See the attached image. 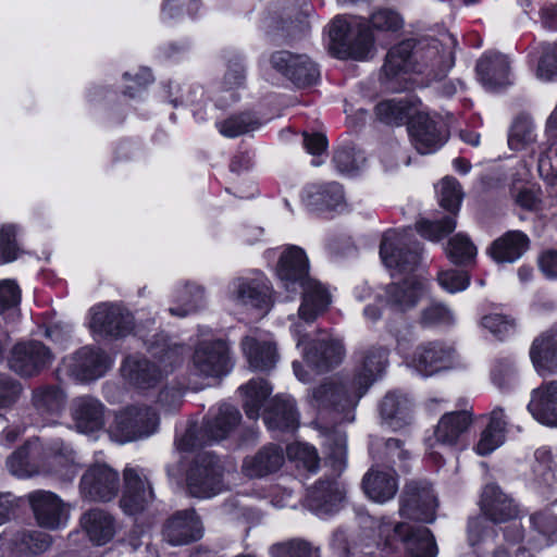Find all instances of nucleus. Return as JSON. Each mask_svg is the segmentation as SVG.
Masks as SVG:
<instances>
[{"label": "nucleus", "mask_w": 557, "mask_h": 557, "mask_svg": "<svg viewBox=\"0 0 557 557\" xmlns=\"http://www.w3.org/2000/svg\"><path fill=\"white\" fill-rule=\"evenodd\" d=\"M557 75V41L542 45L536 76L542 81H552Z\"/></svg>", "instance_id": "338daca9"}, {"label": "nucleus", "mask_w": 557, "mask_h": 557, "mask_svg": "<svg viewBox=\"0 0 557 557\" xmlns=\"http://www.w3.org/2000/svg\"><path fill=\"white\" fill-rule=\"evenodd\" d=\"M71 417L81 433H92L104 424V406L92 396H81L72 400Z\"/></svg>", "instance_id": "7c9ffc66"}, {"label": "nucleus", "mask_w": 557, "mask_h": 557, "mask_svg": "<svg viewBox=\"0 0 557 557\" xmlns=\"http://www.w3.org/2000/svg\"><path fill=\"white\" fill-rule=\"evenodd\" d=\"M158 424V416L150 408L128 407L115 416L110 435L123 444L150 436L157 431Z\"/></svg>", "instance_id": "6e6552de"}, {"label": "nucleus", "mask_w": 557, "mask_h": 557, "mask_svg": "<svg viewBox=\"0 0 557 557\" xmlns=\"http://www.w3.org/2000/svg\"><path fill=\"white\" fill-rule=\"evenodd\" d=\"M505 418V412L502 408H496L491 412L490 422L481 433L474 448L478 455H488L503 445L507 425Z\"/></svg>", "instance_id": "37998d69"}, {"label": "nucleus", "mask_w": 557, "mask_h": 557, "mask_svg": "<svg viewBox=\"0 0 557 557\" xmlns=\"http://www.w3.org/2000/svg\"><path fill=\"white\" fill-rule=\"evenodd\" d=\"M239 421L240 413L234 406L221 405L216 412L206 421L203 431L209 442L221 441L232 432Z\"/></svg>", "instance_id": "79ce46f5"}, {"label": "nucleus", "mask_w": 557, "mask_h": 557, "mask_svg": "<svg viewBox=\"0 0 557 557\" xmlns=\"http://www.w3.org/2000/svg\"><path fill=\"white\" fill-rule=\"evenodd\" d=\"M533 471L540 482L553 488L556 485L557 455L548 447H541L535 451Z\"/></svg>", "instance_id": "3c124183"}, {"label": "nucleus", "mask_w": 557, "mask_h": 557, "mask_svg": "<svg viewBox=\"0 0 557 557\" xmlns=\"http://www.w3.org/2000/svg\"><path fill=\"white\" fill-rule=\"evenodd\" d=\"M436 497L428 483L411 482L406 485L399 512L403 517L431 523L435 520Z\"/></svg>", "instance_id": "4be33fe9"}, {"label": "nucleus", "mask_w": 557, "mask_h": 557, "mask_svg": "<svg viewBox=\"0 0 557 557\" xmlns=\"http://www.w3.org/2000/svg\"><path fill=\"white\" fill-rule=\"evenodd\" d=\"M113 358L97 347L86 346L62 361L63 370L81 382L95 381L112 367Z\"/></svg>", "instance_id": "ddd939ff"}, {"label": "nucleus", "mask_w": 557, "mask_h": 557, "mask_svg": "<svg viewBox=\"0 0 557 557\" xmlns=\"http://www.w3.org/2000/svg\"><path fill=\"white\" fill-rule=\"evenodd\" d=\"M283 462V449L270 445L260 449L255 456L245 458L242 469L249 478H262L277 471Z\"/></svg>", "instance_id": "4c0bfd02"}, {"label": "nucleus", "mask_w": 557, "mask_h": 557, "mask_svg": "<svg viewBox=\"0 0 557 557\" xmlns=\"http://www.w3.org/2000/svg\"><path fill=\"white\" fill-rule=\"evenodd\" d=\"M362 488L374 503L384 504L393 499L398 491V480L392 469L371 468L362 479Z\"/></svg>", "instance_id": "c9c22d12"}, {"label": "nucleus", "mask_w": 557, "mask_h": 557, "mask_svg": "<svg viewBox=\"0 0 557 557\" xmlns=\"http://www.w3.org/2000/svg\"><path fill=\"white\" fill-rule=\"evenodd\" d=\"M260 122L249 113L231 116L218 123L219 132L230 138L253 132L260 127Z\"/></svg>", "instance_id": "6e6d98bb"}, {"label": "nucleus", "mask_w": 557, "mask_h": 557, "mask_svg": "<svg viewBox=\"0 0 557 557\" xmlns=\"http://www.w3.org/2000/svg\"><path fill=\"white\" fill-rule=\"evenodd\" d=\"M289 459L295 460L297 467H302L309 472H315L319 465V457L313 446L306 443H295L286 448Z\"/></svg>", "instance_id": "e2e57ef3"}, {"label": "nucleus", "mask_w": 557, "mask_h": 557, "mask_svg": "<svg viewBox=\"0 0 557 557\" xmlns=\"http://www.w3.org/2000/svg\"><path fill=\"white\" fill-rule=\"evenodd\" d=\"M232 369L228 346L222 339H203L193 355L191 373L200 377H220Z\"/></svg>", "instance_id": "f8f14e48"}, {"label": "nucleus", "mask_w": 557, "mask_h": 557, "mask_svg": "<svg viewBox=\"0 0 557 557\" xmlns=\"http://www.w3.org/2000/svg\"><path fill=\"white\" fill-rule=\"evenodd\" d=\"M119 473L107 463L90 465L81 479V494L90 500L109 502L119 491Z\"/></svg>", "instance_id": "f3484780"}, {"label": "nucleus", "mask_w": 557, "mask_h": 557, "mask_svg": "<svg viewBox=\"0 0 557 557\" xmlns=\"http://www.w3.org/2000/svg\"><path fill=\"white\" fill-rule=\"evenodd\" d=\"M152 359L129 356L122 364L123 379L138 389H150L161 383L183 362V349L180 346L163 345L151 347Z\"/></svg>", "instance_id": "7ed1b4c3"}, {"label": "nucleus", "mask_w": 557, "mask_h": 557, "mask_svg": "<svg viewBox=\"0 0 557 557\" xmlns=\"http://www.w3.org/2000/svg\"><path fill=\"white\" fill-rule=\"evenodd\" d=\"M309 205L319 209H337L344 206V191L338 183L311 185L307 189Z\"/></svg>", "instance_id": "a18cd8bd"}, {"label": "nucleus", "mask_w": 557, "mask_h": 557, "mask_svg": "<svg viewBox=\"0 0 557 557\" xmlns=\"http://www.w3.org/2000/svg\"><path fill=\"white\" fill-rule=\"evenodd\" d=\"M124 483L121 507L126 513L135 515L141 511L153 499L151 485L139 470L126 468Z\"/></svg>", "instance_id": "cd10ccee"}, {"label": "nucleus", "mask_w": 557, "mask_h": 557, "mask_svg": "<svg viewBox=\"0 0 557 557\" xmlns=\"http://www.w3.org/2000/svg\"><path fill=\"white\" fill-rule=\"evenodd\" d=\"M456 228L454 216H445L441 221L421 220L417 223V231L424 238L438 242Z\"/></svg>", "instance_id": "052dcab7"}, {"label": "nucleus", "mask_w": 557, "mask_h": 557, "mask_svg": "<svg viewBox=\"0 0 557 557\" xmlns=\"http://www.w3.org/2000/svg\"><path fill=\"white\" fill-rule=\"evenodd\" d=\"M176 306L169 308L172 315L184 318L201 309L206 304L202 287L196 284H186L175 292Z\"/></svg>", "instance_id": "49530a36"}, {"label": "nucleus", "mask_w": 557, "mask_h": 557, "mask_svg": "<svg viewBox=\"0 0 557 557\" xmlns=\"http://www.w3.org/2000/svg\"><path fill=\"white\" fill-rule=\"evenodd\" d=\"M458 363L459 358L454 346L442 342L419 345L411 358L412 367L423 376L453 369Z\"/></svg>", "instance_id": "dca6fc26"}, {"label": "nucleus", "mask_w": 557, "mask_h": 557, "mask_svg": "<svg viewBox=\"0 0 557 557\" xmlns=\"http://www.w3.org/2000/svg\"><path fill=\"white\" fill-rule=\"evenodd\" d=\"M306 362L318 371H327L339 364L345 357V348L337 338L325 335L309 348H302Z\"/></svg>", "instance_id": "c756f323"}, {"label": "nucleus", "mask_w": 557, "mask_h": 557, "mask_svg": "<svg viewBox=\"0 0 557 557\" xmlns=\"http://www.w3.org/2000/svg\"><path fill=\"white\" fill-rule=\"evenodd\" d=\"M45 459L50 460L51 471L64 481H71L77 474L74 451L60 440L46 445L38 438L30 440L9 457L7 466L13 475L25 479L40 473L39 461Z\"/></svg>", "instance_id": "f03ea898"}, {"label": "nucleus", "mask_w": 557, "mask_h": 557, "mask_svg": "<svg viewBox=\"0 0 557 557\" xmlns=\"http://www.w3.org/2000/svg\"><path fill=\"white\" fill-rule=\"evenodd\" d=\"M528 410L540 423L557 426V381L533 389Z\"/></svg>", "instance_id": "f704fd0d"}, {"label": "nucleus", "mask_w": 557, "mask_h": 557, "mask_svg": "<svg viewBox=\"0 0 557 557\" xmlns=\"http://www.w3.org/2000/svg\"><path fill=\"white\" fill-rule=\"evenodd\" d=\"M327 460L335 475H339L346 467L347 436L343 432L335 431L325 436Z\"/></svg>", "instance_id": "8fccbe9b"}, {"label": "nucleus", "mask_w": 557, "mask_h": 557, "mask_svg": "<svg viewBox=\"0 0 557 557\" xmlns=\"http://www.w3.org/2000/svg\"><path fill=\"white\" fill-rule=\"evenodd\" d=\"M412 106L405 98L381 101L375 107L377 119L388 125H400L412 115Z\"/></svg>", "instance_id": "09e8293b"}, {"label": "nucleus", "mask_w": 557, "mask_h": 557, "mask_svg": "<svg viewBox=\"0 0 557 557\" xmlns=\"http://www.w3.org/2000/svg\"><path fill=\"white\" fill-rule=\"evenodd\" d=\"M299 290L302 292V301L298 309V319L301 322L292 324L293 336L297 341V347L305 344L304 325L312 323L319 315L323 314L331 305L329 290L317 280L310 277L305 281Z\"/></svg>", "instance_id": "9d476101"}, {"label": "nucleus", "mask_w": 557, "mask_h": 557, "mask_svg": "<svg viewBox=\"0 0 557 557\" xmlns=\"http://www.w3.org/2000/svg\"><path fill=\"white\" fill-rule=\"evenodd\" d=\"M454 312L443 304H431L421 312L420 322L424 326L449 325L454 323Z\"/></svg>", "instance_id": "69168bd1"}, {"label": "nucleus", "mask_w": 557, "mask_h": 557, "mask_svg": "<svg viewBox=\"0 0 557 557\" xmlns=\"http://www.w3.org/2000/svg\"><path fill=\"white\" fill-rule=\"evenodd\" d=\"M228 299L238 306L268 310L272 305V289L261 272L234 278L227 287Z\"/></svg>", "instance_id": "9b49d317"}, {"label": "nucleus", "mask_w": 557, "mask_h": 557, "mask_svg": "<svg viewBox=\"0 0 557 557\" xmlns=\"http://www.w3.org/2000/svg\"><path fill=\"white\" fill-rule=\"evenodd\" d=\"M386 533L382 550L386 555L399 554L404 557H437L438 547L432 532L426 528H412L407 523H397L392 530L384 527Z\"/></svg>", "instance_id": "39448f33"}, {"label": "nucleus", "mask_w": 557, "mask_h": 557, "mask_svg": "<svg viewBox=\"0 0 557 557\" xmlns=\"http://www.w3.org/2000/svg\"><path fill=\"white\" fill-rule=\"evenodd\" d=\"M81 524L89 540L96 545L107 544L115 534L113 517L101 509L86 512L81 519Z\"/></svg>", "instance_id": "a19ab883"}, {"label": "nucleus", "mask_w": 557, "mask_h": 557, "mask_svg": "<svg viewBox=\"0 0 557 557\" xmlns=\"http://www.w3.org/2000/svg\"><path fill=\"white\" fill-rule=\"evenodd\" d=\"M370 451L373 458L377 460H387L396 463V460L403 461L408 458V450L401 447V442L397 438H388L383 444L372 443Z\"/></svg>", "instance_id": "0e129e2a"}, {"label": "nucleus", "mask_w": 557, "mask_h": 557, "mask_svg": "<svg viewBox=\"0 0 557 557\" xmlns=\"http://www.w3.org/2000/svg\"><path fill=\"white\" fill-rule=\"evenodd\" d=\"M364 162L363 153L349 147L337 149L333 157L335 168L343 174H354L363 166Z\"/></svg>", "instance_id": "680f3d73"}, {"label": "nucleus", "mask_w": 557, "mask_h": 557, "mask_svg": "<svg viewBox=\"0 0 557 557\" xmlns=\"http://www.w3.org/2000/svg\"><path fill=\"white\" fill-rule=\"evenodd\" d=\"M53 360L50 349L37 341L16 344L9 360L11 370L21 376H34L48 368Z\"/></svg>", "instance_id": "6ab92c4d"}, {"label": "nucleus", "mask_w": 557, "mask_h": 557, "mask_svg": "<svg viewBox=\"0 0 557 557\" xmlns=\"http://www.w3.org/2000/svg\"><path fill=\"white\" fill-rule=\"evenodd\" d=\"M276 275L288 294L287 298L295 296L301 284L311 277L306 252L297 246L287 247L280 257Z\"/></svg>", "instance_id": "aec40b11"}, {"label": "nucleus", "mask_w": 557, "mask_h": 557, "mask_svg": "<svg viewBox=\"0 0 557 557\" xmlns=\"http://www.w3.org/2000/svg\"><path fill=\"white\" fill-rule=\"evenodd\" d=\"M446 252L451 262L466 264L476 256V247L467 235L458 233L449 239Z\"/></svg>", "instance_id": "4d7b16f0"}, {"label": "nucleus", "mask_w": 557, "mask_h": 557, "mask_svg": "<svg viewBox=\"0 0 557 557\" xmlns=\"http://www.w3.org/2000/svg\"><path fill=\"white\" fill-rule=\"evenodd\" d=\"M345 487L334 479L319 481L308 491L307 506L320 518H326L338 511L344 499Z\"/></svg>", "instance_id": "bb28decb"}, {"label": "nucleus", "mask_w": 557, "mask_h": 557, "mask_svg": "<svg viewBox=\"0 0 557 557\" xmlns=\"http://www.w3.org/2000/svg\"><path fill=\"white\" fill-rule=\"evenodd\" d=\"M409 133L417 151L421 154L437 151L447 140L444 125L426 113H418L411 119Z\"/></svg>", "instance_id": "b1692460"}, {"label": "nucleus", "mask_w": 557, "mask_h": 557, "mask_svg": "<svg viewBox=\"0 0 557 557\" xmlns=\"http://www.w3.org/2000/svg\"><path fill=\"white\" fill-rule=\"evenodd\" d=\"M535 127L527 117L517 119L508 136V145L512 150H522L535 141Z\"/></svg>", "instance_id": "13d9d810"}, {"label": "nucleus", "mask_w": 557, "mask_h": 557, "mask_svg": "<svg viewBox=\"0 0 557 557\" xmlns=\"http://www.w3.org/2000/svg\"><path fill=\"white\" fill-rule=\"evenodd\" d=\"M360 398L361 393L350 381L332 380L312 388L308 396V403L320 414L345 412L349 414ZM343 419L351 421L352 417L345 416Z\"/></svg>", "instance_id": "0eeeda50"}, {"label": "nucleus", "mask_w": 557, "mask_h": 557, "mask_svg": "<svg viewBox=\"0 0 557 557\" xmlns=\"http://www.w3.org/2000/svg\"><path fill=\"white\" fill-rule=\"evenodd\" d=\"M187 486L189 493L199 498H209L226 490L218 458L210 454L199 456L188 471Z\"/></svg>", "instance_id": "1a4fd4ad"}, {"label": "nucleus", "mask_w": 557, "mask_h": 557, "mask_svg": "<svg viewBox=\"0 0 557 557\" xmlns=\"http://www.w3.org/2000/svg\"><path fill=\"white\" fill-rule=\"evenodd\" d=\"M530 358L540 375L557 372V329L553 327L534 338Z\"/></svg>", "instance_id": "72a5a7b5"}, {"label": "nucleus", "mask_w": 557, "mask_h": 557, "mask_svg": "<svg viewBox=\"0 0 557 557\" xmlns=\"http://www.w3.org/2000/svg\"><path fill=\"white\" fill-rule=\"evenodd\" d=\"M33 405L44 417L57 418L65 408L66 394L55 385H42L33 392Z\"/></svg>", "instance_id": "c03bdc74"}, {"label": "nucleus", "mask_w": 557, "mask_h": 557, "mask_svg": "<svg viewBox=\"0 0 557 557\" xmlns=\"http://www.w3.org/2000/svg\"><path fill=\"white\" fill-rule=\"evenodd\" d=\"M89 313V326L99 336L124 337L134 329L132 314L119 305L99 304L92 307Z\"/></svg>", "instance_id": "2eb2a0df"}, {"label": "nucleus", "mask_w": 557, "mask_h": 557, "mask_svg": "<svg viewBox=\"0 0 557 557\" xmlns=\"http://www.w3.org/2000/svg\"><path fill=\"white\" fill-rule=\"evenodd\" d=\"M476 72L487 90L495 91L511 84L509 60L502 53L483 55L476 64Z\"/></svg>", "instance_id": "2f4dec72"}, {"label": "nucleus", "mask_w": 557, "mask_h": 557, "mask_svg": "<svg viewBox=\"0 0 557 557\" xmlns=\"http://www.w3.org/2000/svg\"><path fill=\"white\" fill-rule=\"evenodd\" d=\"M411 236L410 230H388L383 235L380 256L392 276L410 274L419 263L420 246Z\"/></svg>", "instance_id": "423d86ee"}, {"label": "nucleus", "mask_w": 557, "mask_h": 557, "mask_svg": "<svg viewBox=\"0 0 557 557\" xmlns=\"http://www.w3.org/2000/svg\"><path fill=\"white\" fill-rule=\"evenodd\" d=\"M529 237L520 231H509L493 242L490 255L496 262H515L529 248Z\"/></svg>", "instance_id": "ea45409f"}, {"label": "nucleus", "mask_w": 557, "mask_h": 557, "mask_svg": "<svg viewBox=\"0 0 557 557\" xmlns=\"http://www.w3.org/2000/svg\"><path fill=\"white\" fill-rule=\"evenodd\" d=\"M27 499L40 527L54 530L67 523V506L53 492L34 491L27 495Z\"/></svg>", "instance_id": "5701e85b"}, {"label": "nucleus", "mask_w": 557, "mask_h": 557, "mask_svg": "<svg viewBox=\"0 0 557 557\" xmlns=\"http://www.w3.org/2000/svg\"><path fill=\"white\" fill-rule=\"evenodd\" d=\"M356 358L357 372L350 383L361 393L362 397L384 372L387 364V350L383 347H370L360 350Z\"/></svg>", "instance_id": "a878e982"}, {"label": "nucleus", "mask_w": 557, "mask_h": 557, "mask_svg": "<svg viewBox=\"0 0 557 557\" xmlns=\"http://www.w3.org/2000/svg\"><path fill=\"white\" fill-rule=\"evenodd\" d=\"M264 423L271 431H294L298 426L295 400L290 396H276L264 413Z\"/></svg>", "instance_id": "58836bf2"}, {"label": "nucleus", "mask_w": 557, "mask_h": 557, "mask_svg": "<svg viewBox=\"0 0 557 557\" xmlns=\"http://www.w3.org/2000/svg\"><path fill=\"white\" fill-rule=\"evenodd\" d=\"M437 193L441 207L454 213L459 210L463 194L456 178L444 177L438 184Z\"/></svg>", "instance_id": "bf43d9fd"}, {"label": "nucleus", "mask_w": 557, "mask_h": 557, "mask_svg": "<svg viewBox=\"0 0 557 557\" xmlns=\"http://www.w3.org/2000/svg\"><path fill=\"white\" fill-rule=\"evenodd\" d=\"M426 282L418 275H410L401 283H393L386 289L387 302L398 311L413 308L426 295Z\"/></svg>", "instance_id": "473e14b6"}, {"label": "nucleus", "mask_w": 557, "mask_h": 557, "mask_svg": "<svg viewBox=\"0 0 557 557\" xmlns=\"http://www.w3.org/2000/svg\"><path fill=\"white\" fill-rule=\"evenodd\" d=\"M203 535V525L194 509L174 512L163 524L162 537L171 546L188 545Z\"/></svg>", "instance_id": "412c9836"}, {"label": "nucleus", "mask_w": 557, "mask_h": 557, "mask_svg": "<svg viewBox=\"0 0 557 557\" xmlns=\"http://www.w3.org/2000/svg\"><path fill=\"white\" fill-rule=\"evenodd\" d=\"M534 531L539 537L530 543L531 548L541 549L550 544V536L557 532V517L548 511L540 512L530 518Z\"/></svg>", "instance_id": "864d4df0"}, {"label": "nucleus", "mask_w": 557, "mask_h": 557, "mask_svg": "<svg viewBox=\"0 0 557 557\" xmlns=\"http://www.w3.org/2000/svg\"><path fill=\"white\" fill-rule=\"evenodd\" d=\"M380 413L383 421L395 431L412 422V405L404 394H386L380 405Z\"/></svg>", "instance_id": "e433bc0d"}, {"label": "nucleus", "mask_w": 557, "mask_h": 557, "mask_svg": "<svg viewBox=\"0 0 557 557\" xmlns=\"http://www.w3.org/2000/svg\"><path fill=\"white\" fill-rule=\"evenodd\" d=\"M270 63L297 87L311 86L320 76L317 64L306 54L276 51L271 55Z\"/></svg>", "instance_id": "a211bd4d"}, {"label": "nucleus", "mask_w": 557, "mask_h": 557, "mask_svg": "<svg viewBox=\"0 0 557 557\" xmlns=\"http://www.w3.org/2000/svg\"><path fill=\"white\" fill-rule=\"evenodd\" d=\"M240 391L244 394L246 414L250 419H257L263 401L272 392V387L263 379H252L245 386H242Z\"/></svg>", "instance_id": "de8ad7c7"}, {"label": "nucleus", "mask_w": 557, "mask_h": 557, "mask_svg": "<svg viewBox=\"0 0 557 557\" xmlns=\"http://www.w3.org/2000/svg\"><path fill=\"white\" fill-rule=\"evenodd\" d=\"M482 326L494 337L504 341L516 333V319L509 314L492 312L484 315L481 320Z\"/></svg>", "instance_id": "5fc2aeb1"}, {"label": "nucleus", "mask_w": 557, "mask_h": 557, "mask_svg": "<svg viewBox=\"0 0 557 557\" xmlns=\"http://www.w3.org/2000/svg\"><path fill=\"white\" fill-rule=\"evenodd\" d=\"M480 506L482 511L495 523L507 522L516 519L519 515L518 505L496 484H487L484 486L481 494Z\"/></svg>", "instance_id": "c85d7f7f"}, {"label": "nucleus", "mask_w": 557, "mask_h": 557, "mask_svg": "<svg viewBox=\"0 0 557 557\" xmlns=\"http://www.w3.org/2000/svg\"><path fill=\"white\" fill-rule=\"evenodd\" d=\"M456 41L449 34L441 38L422 39L418 42L407 40L392 48L382 70V78L391 90L404 87L395 84L401 75L413 72L425 74L430 78L444 76L455 62L454 47Z\"/></svg>", "instance_id": "f257e3e1"}, {"label": "nucleus", "mask_w": 557, "mask_h": 557, "mask_svg": "<svg viewBox=\"0 0 557 557\" xmlns=\"http://www.w3.org/2000/svg\"><path fill=\"white\" fill-rule=\"evenodd\" d=\"M242 348L250 368L256 371L271 370L277 362L276 345L268 332L250 333L243 338Z\"/></svg>", "instance_id": "393cba45"}, {"label": "nucleus", "mask_w": 557, "mask_h": 557, "mask_svg": "<svg viewBox=\"0 0 557 557\" xmlns=\"http://www.w3.org/2000/svg\"><path fill=\"white\" fill-rule=\"evenodd\" d=\"M331 49L341 59L366 61L374 50V38L361 18L337 16L330 25Z\"/></svg>", "instance_id": "20e7f679"}, {"label": "nucleus", "mask_w": 557, "mask_h": 557, "mask_svg": "<svg viewBox=\"0 0 557 557\" xmlns=\"http://www.w3.org/2000/svg\"><path fill=\"white\" fill-rule=\"evenodd\" d=\"M20 247L16 243V228L13 225H4L0 230V264L17 259Z\"/></svg>", "instance_id": "774afa93"}, {"label": "nucleus", "mask_w": 557, "mask_h": 557, "mask_svg": "<svg viewBox=\"0 0 557 557\" xmlns=\"http://www.w3.org/2000/svg\"><path fill=\"white\" fill-rule=\"evenodd\" d=\"M472 422L471 414L463 410L444 414L437 423L433 437L426 442L428 455L441 463L443 450L455 446Z\"/></svg>", "instance_id": "4468645a"}, {"label": "nucleus", "mask_w": 557, "mask_h": 557, "mask_svg": "<svg viewBox=\"0 0 557 557\" xmlns=\"http://www.w3.org/2000/svg\"><path fill=\"white\" fill-rule=\"evenodd\" d=\"M270 554L272 557H321L319 546L301 539L274 544Z\"/></svg>", "instance_id": "603ef678"}]
</instances>
